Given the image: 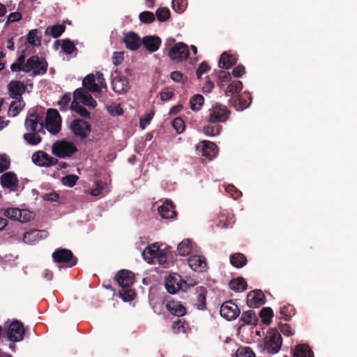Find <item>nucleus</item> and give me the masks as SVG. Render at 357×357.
<instances>
[{
    "mask_svg": "<svg viewBox=\"0 0 357 357\" xmlns=\"http://www.w3.org/2000/svg\"><path fill=\"white\" fill-rule=\"evenodd\" d=\"M157 19L160 22H164L169 19L170 16L169 10L166 7H162L157 9L155 12Z\"/></svg>",
    "mask_w": 357,
    "mask_h": 357,
    "instance_id": "obj_45",
    "label": "nucleus"
},
{
    "mask_svg": "<svg viewBox=\"0 0 357 357\" xmlns=\"http://www.w3.org/2000/svg\"><path fill=\"white\" fill-rule=\"evenodd\" d=\"M161 40L159 37L154 36H148L144 37L142 40L145 48L150 52H154L157 51L160 45Z\"/></svg>",
    "mask_w": 357,
    "mask_h": 357,
    "instance_id": "obj_27",
    "label": "nucleus"
},
{
    "mask_svg": "<svg viewBox=\"0 0 357 357\" xmlns=\"http://www.w3.org/2000/svg\"><path fill=\"white\" fill-rule=\"evenodd\" d=\"M123 60V52H115L112 56V63L115 66H119L122 63Z\"/></svg>",
    "mask_w": 357,
    "mask_h": 357,
    "instance_id": "obj_59",
    "label": "nucleus"
},
{
    "mask_svg": "<svg viewBox=\"0 0 357 357\" xmlns=\"http://www.w3.org/2000/svg\"><path fill=\"white\" fill-rule=\"evenodd\" d=\"M197 307L202 310L206 308V298L203 294H199L197 296Z\"/></svg>",
    "mask_w": 357,
    "mask_h": 357,
    "instance_id": "obj_63",
    "label": "nucleus"
},
{
    "mask_svg": "<svg viewBox=\"0 0 357 357\" xmlns=\"http://www.w3.org/2000/svg\"><path fill=\"white\" fill-rule=\"evenodd\" d=\"M241 320L246 324H252L256 322V315L253 310H248L243 313Z\"/></svg>",
    "mask_w": 357,
    "mask_h": 357,
    "instance_id": "obj_44",
    "label": "nucleus"
},
{
    "mask_svg": "<svg viewBox=\"0 0 357 357\" xmlns=\"http://www.w3.org/2000/svg\"><path fill=\"white\" fill-rule=\"evenodd\" d=\"M195 246L190 240L185 239L178 245L177 250L180 255L186 256L191 253Z\"/></svg>",
    "mask_w": 357,
    "mask_h": 357,
    "instance_id": "obj_32",
    "label": "nucleus"
},
{
    "mask_svg": "<svg viewBox=\"0 0 357 357\" xmlns=\"http://www.w3.org/2000/svg\"><path fill=\"white\" fill-rule=\"evenodd\" d=\"M24 106V102L22 99H15L10 104L8 109V115L10 116H17Z\"/></svg>",
    "mask_w": 357,
    "mask_h": 357,
    "instance_id": "obj_36",
    "label": "nucleus"
},
{
    "mask_svg": "<svg viewBox=\"0 0 357 357\" xmlns=\"http://www.w3.org/2000/svg\"><path fill=\"white\" fill-rule=\"evenodd\" d=\"M21 19H22L21 13H18V12H14V13H11L8 15L7 22H17V21L20 20Z\"/></svg>",
    "mask_w": 357,
    "mask_h": 357,
    "instance_id": "obj_64",
    "label": "nucleus"
},
{
    "mask_svg": "<svg viewBox=\"0 0 357 357\" xmlns=\"http://www.w3.org/2000/svg\"><path fill=\"white\" fill-rule=\"evenodd\" d=\"M282 337L275 329H270L264 339V348L270 354H277L282 346Z\"/></svg>",
    "mask_w": 357,
    "mask_h": 357,
    "instance_id": "obj_7",
    "label": "nucleus"
},
{
    "mask_svg": "<svg viewBox=\"0 0 357 357\" xmlns=\"http://www.w3.org/2000/svg\"><path fill=\"white\" fill-rule=\"evenodd\" d=\"M204 102V98L202 95H194L190 100L191 109L193 111H199L202 107Z\"/></svg>",
    "mask_w": 357,
    "mask_h": 357,
    "instance_id": "obj_42",
    "label": "nucleus"
},
{
    "mask_svg": "<svg viewBox=\"0 0 357 357\" xmlns=\"http://www.w3.org/2000/svg\"><path fill=\"white\" fill-rule=\"evenodd\" d=\"M78 178L79 177L75 174H69L63 176L61 182L63 185L72 188L76 184Z\"/></svg>",
    "mask_w": 357,
    "mask_h": 357,
    "instance_id": "obj_46",
    "label": "nucleus"
},
{
    "mask_svg": "<svg viewBox=\"0 0 357 357\" xmlns=\"http://www.w3.org/2000/svg\"><path fill=\"white\" fill-rule=\"evenodd\" d=\"M221 130V126L218 124H208L203 128V132L208 137L218 135Z\"/></svg>",
    "mask_w": 357,
    "mask_h": 357,
    "instance_id": "obj_41",
    "label": "nucleus"
},
{
    "mask_svg": "<svg viewBox=\"0 0 357 357\" xmlns=\"http://www.w3.org/2000/svg\"><path fill=\"white\" fill-rule=\"evenodd\" d=\"M229 287L236 291H243L247 287V282L243 278H237L230 281Z\"/></svg>",
    "mask_w": 357,
    "mask_h": 357,
    "instance_id": "obj_37",
    "label": "nucleus"
},
{
    "mask_svg": "<svg viewBox=\"0 0 357 357\" xmlns=\"http://www.w3.org/2000/svg\"><path fill=\"white\" fill-rule=\"evenodd\" d=\"M33 163L40 167H49L56 164L57 160L43 151H38L32 155Z\"/></svg>",
    "mask_w": 357,
    "mask_h": 357,
    "instance_id": "obj_18",
    "label": "nucleus"
},
{
    "mask_svg": "<svg viewBox=\"0 0 357 357\" xmlns=\"http://www.w3.org/2000/svg\"><path fill=\"white\" fill-rule=\"evenodd\" d=\"M112 86L114 92L119 94L126 93L130 89L127 78L118 75L113 77Z\"/></svg>",
    "mask_w": 357,
    "mask_h": 357,
    "instance_id": "obj_20",
    "label": "nucleus"
},
{
    "mask_svg": "<svg viewBox=\"0 0 357 357\" xmlns=\"http://www.w3.org/2000/svg\"><path fill=\"white\" fill-rule=\"evenodd\" d=\"M139 20L144 23H150L154 21V14L149 11H144L139 15Z\"/></svg>",
    "mask_w": 357,
    "mask_h": 357,
    "instance_id": "obj_55",
    "label": "nucleus"
},
{
    "mask_svg": "<svg viewBox=\"0 0 357 357\" xmlns=\"http://www.w3.org/2000/svg\"><path fill=\"white\" fill-rule=\"evenodd\" d=\"M173 127L177 133L181 134L185 130V124L181 118L177 117L173 121Z\"/></svg>",
    "mask_w": 357,
    "mask_h": 357,
    "instance_id": "obj_56",
    "label": "nucleus"
},
{
    "mask_svg": "<svg viewBox=\"0 0 357 357\" xmlns=\"http://www.w3.org/2000/svg\"><path fill=\"white\" fill-rule=\"evenodd\" d=\"M70 100L71 96L70 93H66L62 96V98L58 102L61 110L66 111L68 108L70 109L69 102Z\"/></svg>",
    "mask_w": 357,
    "mask_h": 357,
    "instance_id": "obj_51",
    "label": "nucleus"
},
{
    "mask_svg": "<svg viewBox=\"0 0 357 357\" xmlns=\"http://www.w3.org/2000/svg\"><path fill=\"white\" fill-rule=\"evenodd\" d=\"M70 130L72 132L81 139L87 137L91 132V127L89 124L83 120L75 119L70 123Z\"/></svg>",
    "mask_w": 357,
    "mask_h": 357,
    "instance_id": "obj_13",
    "label": "nucleus"
},
{
    "mask_svg": "<svg viewBox=\"0 0 357 357\" xmlns=\"http://www.w3.org/2000/svg\"><path fill=\"white\" fill-rule=\"evenodd\" d=\"M236 57L234 55L230 54L228 52H224L219 60V67L229 69L236 63Z\"/></svg>",
    "mask_w": 357,
    "mask_h": 357,
    "instance_id": "obj_31",
    "label": "nucleus"
},
{
    "mask_svg": "<svg viewBox=\"0 0 357 357\" xmlns=\"http://www.w3.org/2000/svg\"><path fill=\"white\" fill-rule=\"evenodd\" d=\"M106 185L102 181H97L94 183V186L92 188L89 193L94 197L102 195L105 192H107Z\"/></svg>",
    "mask_w": 357,
    "mask_h": 357,
    "instance_id": "obj_40",
    "label": "nucleus"
},
{
    "mask_svg": "<svg viewBox=\"0 0 357 357\" xmlns=\"http://www.w3.org/2000/svg\"><path fill=\"white\" fill-rule=\"evenodd\" d=\"M25 331L23 325L18 321H13L8 326L7 337L13 342H20L24 339Z\"/></svg>",
    "mask_w": 357,
    "mask_h": 357,
    "instance_id": "obj_12",
    "label": "nucleus"
},
{
    "mask_svg": "<svg viewBox=\"0 0 357 357\" xmlns=\"http://www.w3.org/2000/svg\"><path fill=\"white\" fill-rule=\"evenodd\" d=\"M62 50L68 54L73 52L75 50V45L70 40H63L61 44Z\"/></svg>",
    "mask_w": 357,
    "mask_h": 357,
    "instance_id": "obj_53",
    "label": "nucleus"
},
{
    "mask_svg": "<svg viewBox=\"0 0 357 357\" xmlns=\"http://www.w3.org/2000/svg\"><path fill=\"white\" fill-rule=\"evenodd\" d=\"M243 89L242 82L241 81L234 80L230 82L225 90L226 96H234L236 93H239Z\"/></svg>",
    "mask_w": 357,
    "mask_h": 357,
    "instance_id": "obj_33",
    "label": "nucleus"
},
{
    "mask_svg": "<svg viewBox=\"0 0 357 357\" xmlns=\"http://www.w3.org/2000/svg\"><path fill=\"white\" fill-rule=\"evenodd\" d=\"M260 317L262 322L265 324H269L273 317V312L270 307H264L260 311Z\"/></svg>",
    "mask_w": 357,
    "mask_h": 357,
    "instance_id": "obj_43",
    "label": "nucleus"
},
{
    "mask_svg": "<svg viewBox=\"0 0 357 357\" xmlns=\"http://www.w3.org/2000/svg\"><path fill=\"white\" fill-rule=\"evenodd\" d=\"M172 4L176 12L181 13L185 10L188 2L187 0H172Z\"/></svg>",
    "mask_w": 357,
    "mask_h": 357,
    "instance_id": "obj_47",
    "label": "nucleus"
},
{
    "mask_svg": "<svg viewBox=\"0 0 357 357\" xmlns=\"http://www.w3.org/2000/svg\"><path fill=\"white\" fill-rule=\"evenodd\" d=\"M10 158L6 153H0V173L9 168Z\"/></svg>",
    "mask_w": 357,
    "mask_h": 357,
    "instance_id": "obj_52",
    "label": "nucleus"
},
{
    "mask_svg": "<svg viewBox=\"0 0 357 357\" xmlns=\"http://www.w3.org/2000/svg\"><path fill=\"white\" fill-rule=\"evenodd\" d=\"M24 89V84L20 81H12L8 84L9 93L13 99H22L21 96Z\"/></svg>",
    "mask_w": 357,
    "mask_h": 357,
    "instance_id": "obj_28",
    "label": "nucleus"
},
{
    "mask_svg": "<svg viewBox=\"0 0 357 357\" xmlns=\"http://www.w3.org/2000/svg\"><path fill=\"white\" fill-rule=\"evenodd\" d=\"M2 213L9 219L17 220L22 223L29 222L35 218V213L33 211L13 207L3 209Z\"/></svg>",
    "mask_w": 357,
    "mask_h": 357,
    "instance_id": "obj_6",
    "label": "nucleus"
},
{
    "mask_svg": "<svg viewBox=\"0 0 357 357\" xmlns=\"http://www.w3.org/2000/svg\"><path fill=\"white\" fill-rule=\"evenodd\" d=\"M28 42L33 45H38L40 43V37L36 29L31 30L27 36Z\"/></svg>",
    "mask_w": 357,
    "mask_h": 357,
    "instance_id": "obj_48",
    "label": "nucleus"
},
{
    "mask_svg": "<svg viewBox=\"0 0 357 357\" xmlns=\"http://www.w3.org/2000/svg\"><path fill=\"white\" fill-rule=\"evenodd\" d=\"M165 288L169 294H176L178 290L183 291L182 278L177 273L170 274L165 280Z\"/></svg>",
    "mask_w": 357,
    "mask_h": 357,
    "instance_id": "obj_17",
    "label": "nucleus"
},
{
    "mask_svg": "<svg viewBox=\"0 0 357 357\" xmlns=\"http://www.w3.org/2000/svg\"><path fill=\"white\" fill-rule=\"evenodd\" d=\"M158 211L161 218L164 219L173 218L176 215L174 206L172 202L169 200L165 201L161 206H159L158 208Z\"/></svg>",
    "mask_w": 357,
    "mask_h": 357,
    "instance_id": "obj_26",
    "label": "nucleus"
},
{
    "mask_svg": "<svg viewBox=\"0 0 357 357\" xmlns=\"http://www.w3.org/2000/svg\"><path fill=\"white\" fill-rule=\"evenodd\" d=\"M264 295L261 290H255L248 293L247 304L250 307H257L264 303Z\"/></svg>",
    "mask_w": 357,
    "mask_h": 357,
    "instance_id": "obj_24",
    "label": "nucleus"
},
{
    "mask_svg": "<svg viewBox=\"0 0 357 357\" xmlns=\"http://www.w3.org/2000/svg\"><path fill=\"white\" fill-rule=\"evenodd\" d=\"M82 103L89 109H94L96 105V101L92 98L85 89H77L73 93V100L72 101L70 109L75 111L82 117H89V112L79 105Z\"/></svg>",
    "mask_w": 357,
    "mask_h": 357,
    "instance_id": "obj_2",
    "label": "nucleus"
},
{
    "mask_svg": "<svg viewBox=\"0 0 357 357\" xmlns=\"http://www.w3.org/2000/svg\"><path fill=\"white\" fill-rule=\"evenodd\" d=\"M209 70V66L205 62H202L199 66L197 70V76L198 78H201L202 75L205 73L208 72Z\"/></svg>",
    "mask_w": 357,
    "mask_h": 357,
    "instance_id": "obj_61",
    "label": "nucleus"
},
{
    "mask_svg": "<svg viewBox=\"0 0 357 357\" xmlns=\"http://www.w3.org/2000/svg\"><path fill=\"white\" fill-rule=\"evenodd\" d=\"M142 40L137 33L132 31L126 33L123 36L126 47L130 50H138L142 45Z\"/></svg>",
    "mask_w": 357,
    "mask_h": 357,
    "instance_id": "obj_21",
    "label": "nucleus"
},
{
    "mask_svg": "<svg viewBox=\"0 0 357 357\" xmlns=\"http://www.w3.org/2000/svg\"><path fill=\"white\" fill-rule=\"evenodd\" d=\"M24 55L18 57L16 62L10 66L11 70L13 72L23 71L30 73L32 75H44L47 72V63L43 58L38 56L30 57L26 62Z\"/></svg>",
    "mask_w": 357,
    "mask_h": 357,
    "instance_id": "obj_1",
    "label": "nucleus"
},
{
    "mask_svg": "<svg viewBox=\"0 0 357 357\" xmlns=\"http://www.w3.org/2000/svg\"><path fill=\"white\" fill-rule=\"evenodd\" d=\"M65 31V26L62 24H56L48 26L45 30V34L52 36L53 38L59 37Z\"/></svg>",
    "mask_w": 357,
    "mask_h": 357,
    "instance_id": "obj_38",
    "label": "nucleus"
},
{
    "mask_svg": "<svg viewBox=\"0 0 357 357\" xmlns=\"http://www.w3.org/2000/svg\"><path fill=\"white\" fill-rule=\"evenodd\" d=\"M220 314L224 319L231 321L238 317L240 314V310L233 302L227 301L221 305Z\"/></svg>",
    "mask_w": 357,
    "mask_h": 357,
    "instance_id": "obj_16",
    "label": "nucleus"
},
{
    "mask_svg": "<svg viewBox=\"0 0 357 357\" xmlns=\"http://www.w3.org/2000/svg\"><path fill=\"white\" fill-rule=\"evenodd\" d=\"M183 291H186L188 288L194 287L197 284V281L192 277H186L185 279L182 278Z\"/></svg>",
    "mask_w": 357,
    "mask_h": 357,
    "instance_id": "obj_57",
    "label": "nucleus"
},
{
    "mask_svg": "<svg viewBox=\"0 0 357 357\" xmlns=\"http://www.w3.org/2000/svg\"><path fill=\"white\" fill-rule=\"evenodd\" d=\"M170 78L178 83H184L185 79L183 74L178 71H174L170 75Z\"/></svg>",
    "mask_w": 357,
    "mask_h": 357,
    "instance_id": "obj_60",
    "label": "nucleus"
},
{
    "mask_svg": "<svg viewBox=\"0 0 357 357\" xmlns=\"http://www.w3.org/2000/svg\"><path fill=\"white\" fill-rule=\"evenodd\" d=\"M230 114L227 107L220 103H215L208 110V121L212 123L226 121Z\"/></svg>",
    "mask_w": 357,
    "mask_h": 357,
    "instance_id": "obj_8",
    "label": "nucleus"
},
{
    "mask_svg": "<svg viewBox=\"0 0 357 357\" xmlns=\"http://www.w3.org/2000/svg\"><path fill=\"white\" fill-rule=\"evenodd\" d=\"M236 357H255V354L249 347L239 348L236 351Z\"/></svg>",
    "mask_w": 357,
    "mask_h": 357,
    "instance_id": "obj_54",
    "label": "nucleus"
},
{
    "mask_svg": "<svg viewBox=\"0 0 357 357\" xmlns=\"http://www.w3.org/2000/svg\"><path fill=\"white\" fill-rule=\"evenodd\" d=\"M231 77L229 73L221 71L218 75V84L223 86L231 82Z\"/></svg>",
    "mask_w": 357,
    "mask_h": 357,
    "instance_id": "obj_49",
    "label": "nucleus"
},
{
    "mask_svg": "<svg viewBox=\"0 0 357 357\" xmlns=\"http://www.w3.org/2000/svg\"><path fill=\"white\" fill-rule=\"evenodd\" d=\"M230 263L236 268H242L246 263L247 259L244 255L241 253H235L230 256Z\"/></svg>",
    "mask_w": 357,
    "mask_h": 357,
    "instance_id": "obj_34",
    "label": "nucleus"
},
{
    "mask_svg": "<svg viewBox=\"0 0 357 357\" xmlns=\"http://www.w3.org/2000/svg\"><path fill=\"white\" fill-rule=\"evenodd\" d=\"M225 190L230 194L234 199H237L241 195V192L232 185H227L225 187Z\"/></svg>",
    "mask_w": 357,
    "mask_h": 357,
    "instance_id": "obj_58",
    "label": "nucleus"
},
{
    "mask_svg": "<svg viewBox=\"0 0 357 357\" xmlns=\"http://www.w3.org/2000/svg\"><path fill=\"white\" fill-rule=\"evenodd\" d=\"M251 102V97L248 92H243L237 96L234 100V107L237 110H243L247 108Z\"/></svg>",
    "mask_w": 357,
    "mask_h": 357,
    "instance_id": "obj_30",
    "label": "nucleus"
},
{
    "mask_svg": "<svg viewBox=\"0 0 357 357\" xmlns=\"http://www.w3.org/2000/svg\"><path fill=\"white\" fill-rule=\"evenodd\" d=\"M190 268L196 272H203L206 269V262L204 257L201 255H192L188 260Z\"/></svg>",
    "mask_w": 357,
    "mask_h": 357,
    "instance_id": "obj_22",
    "label": "nucleus"
},
{
    "mask_svg": "<svg viewBox=\"0 0 357 357\" xmlns=\"http://www.w3.org/2000/svg\"><path fill=\"white\" fill-rule=\"evenodd\" d=\"M188 47L186 44L179 42L176 43L169 50V56L176 61H181L188 58Z\"/></svg>",
    "mask_w": 357,
    "mask_h": 357,
    "instance_id": "obj_15",
    "label": "nucleus"
},
{
    "mask_svg": "<svg viewBox=\"0 0 357 357\" xmlns=\"http://www.w3.org/2000/svg\"><path fill=\"white\" fill-rule=\"evenodd\" d=\"M107 109L108 112L112 116H120V115L123 114V110L121 108V107L120 106V105H118L116 103H113L110 105L107 106Z\"/></svg>",
    "mask_w": 357,
    "mask_h": 357,
    "instance_id": "obj_50",
    "label": "nucleus"
},
{
    "mask_svg": "<svg viewBox=\"0 0 357 357\" xmlns=\"http://www.w3.org/2000/svg\"><path fill=\"white\" fill-rule=\"evenodd\" d=\"M47 232L45 230L33 229L24 234L23 241L26 243L33 244L47 238Z\"/></svg>",
    "mask_w": 357,
    "mask_h": 357,
    "instance_id": "obj_23",
    "label": "nucleus"
},
{
    "mask_svg": "<svg viewBox=\"0 0 357 357\" xmlns=\"http://www.w3.org/2000/svg\"><path fill=\"white\" fill-rule=\"evenodd\" d=\"M196 150L198 155H200L203 160H211L218 154V147L212 142L202 141L196 145Z\"/></svg>",
    "mask_w": 357,
    "mask_h": 357,
    "instance_id": "obj_11",
    "label": "nucleus"
},
{
    "mask_svg": "<svg viewBox=\"0 0 357 357\" xmlns=\"http://www.w3.org/2000/svg\"><path fill=\"white\" fill-rule=\"evenodd\" d=\"M161 246L162 245L158 243L146 246L142 253L144 259L149 264H165L167 259V250Z\"/></svg>",
    "mask_w": 357,
    "mask_h": 357,
    "instance_id": "obj_4",
    "label": "nucleus"
},
{
    "mask_svg": "<svg viewBox=\"0 0 357 357\" xmlns=\"http://www.w3.org/2000/svg\"><path fill=\"white\" fill-rule=\"evenodd\" d=\"M54 260L59 263H64L67 266L72 267L76 264V259L70 250L67 249L56 250L53 254Z\"/></svg>",
    "mask_w": 357,
    "mask_h": 357,
    "instance_id": "obj_14",
    "label": "nucleus"
},
{
    "mask_svg": "<svg viewBox=\"0 0 357 357\" xmlns=\"http://www.w3.org/2000/svg\"><path fill=\"white\" fill-rule=\"evenodd\" d=\"M82 84L91 92H100L102 89H107L106 81L100 72L86 75L82 81Z\"/></svg>",
    "mask_w": 357,
    "mask_h": 357,
    "instance_id": "obj_5",
    "label": "nucleus"
},
{
    "mask_svg": "<svg viewBox=\"0 0 357 357\" xmlns=\"http://www.w3.org/2000/svg\"><path fill=\"white\" fill-rule=\"evenodd\" d=\"M25 127L28 131L43 132V117L38 114H30L25 121Z\"/></svg>",
    "mask_w": 357,
    "mask_h": 357,
    "instance_id": "obj_19",
    "label": "nucleus"
},
{
    "mask_svg": "<svg viewBox=\"0 0 357 357\" xmlns=\"http://www.w3.org/2000/svg\"><path fill=\"white\" fill-rule=\"evenodd\" d=\"M61 118L55 109H49L47 111V115L45 118V128L47 131L52 134H57L61 130Z\"/></svg>",
    "mask_w": 357,
    "mask_h": 357,
    "instance_id": "obj_10",
    "label": "nucleus"
},
{
    "mask_svg": "<svg viewBox=\"0 0 357 357\" xmlns=\"http://www.w3.org/2000/svg\"><path fill=\"white\" fill-rule=\"evenodd\" d=\"M172 329L174 333L185 332V324L181 321H175L172 325Z\"/></svg>",
    "mask_w": 357,
    "mask_h": 357,
    "instance_id": "obj_62",
    "label": "nucleus"
},
{
    "mask_svg": "<svg viewBox=\"0 0 357 357\" xmlns=\"http://www.w3.org/2000/svg\"><path fill=\"white\" fill-rule=\"evenodd\" d=\"M166 307L171 314L175 316L181 317L186 312L185 306L180 301H169L167 303Z\"/></svg>",
    "mask_w": 357,
    "mask_h": 357,
    "instance_id": "obj_29",
    "label": "nucleus"
},
{
    "mask_svg": "<svg viewBox=\"0 0 357 357\" xmlns=\"http://www.w3.org/2000/svg\"><path fill=\"white\" fill-rule=\"evenodd\" d=\"M116 280L121 287L119 291V296L125 302H129L134 299L135 293L131 286L135 282L134 274L129 271L122 270L118 273Z\"/></svg>",
    "mask_w": 357,
    "mask_h": 357,
    "instance_id": "obj_3",
    "label": "nucleus"
},
{
    "mask_svg": "<svg viewBox=\"0 0 357 357\" xmlns=\"http://www.w3.org/2000/svg\"><path fill=\"white\" fill-rule=\"evenodd\" d=\"M1 183L3 187L14 191L17 188L18 180L15 174L7 172L1 176Z\"/></svg>",
    "mask_w": 357,
    "mask_h": 357,
    "instance_id": "obj_25",
    "label": "nucleus"
},
{
    "mask_svg": "<svg viewBox=\"0 0 357 357\" xmlns=\"http://www.w3.org/2000/svg\"><path fill=\"white\" fill-rule=\"evenodd\" d=\"M294 357H313V354L307 345L298 344L295 348Z\"/></svg>",
    "mask_w": 357,
    "mask_h": 357,
    "instance_id": "obj_35",
    "label": "nucleus"
},
{
    "mask_svg": "<svg viewBox=\"0 0 357 357\" xmlns=\"http://www.w3.org/2000/svg\"><path fill=\"white\" fill-rule=\"evenodd\" d=\"M40 132H31L24 135V140L30 145L36 146L41 142V137L39 135Z\"/></svg>",
    "mask_w": 357,
    "mask_h": 357,
    "instance_id": "obj_39",
    "label": "nucleus"
},
{
    "mask_svg": "<svg viewBox=\"0 0 357 357\" xmlns=\"http://www.w3.org/2000/svg\"><path fill=\"white\" fill-rule=\"evenodd\" d=\"M77 151L75 144L65 140H58L52 146V153L59 158L71 156Z\"/></svg>",
    "mask_w": 357,
    "mask_h": 357,
    "instance_id": "obj_9",
    "label": "nucleus"
}]
</instances>
